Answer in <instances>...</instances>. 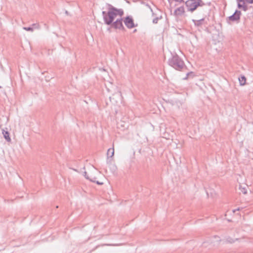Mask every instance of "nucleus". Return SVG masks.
I'll return each mask as SVG.
<instances>
[{"instance_id":"nucleus-20","label":"nucleus","mask_w":253,"mask_h":253,"mask_svg":"<svg viewBox=\"0 0 253 253\" xmlns=\"http://www.w3.org/2000/svg\"><path fill=\"white\" fill-rule=\"evenodd\" d=\"M240 209L239 208H238V209H237L233 210V212H234H234H235L236 211H240Z\"/></svg>"},{"instance_id":"nucleus-18","label":"nucleus","mask_w":253,"mask_h":253,"mask_svg":"<svg viewBox=\"0 0 253 253\" xmlns=\"http://www.w3.org/2000/svg\"><path fill=\"white\" fill-rule=\"evenodd\" d=\"M246 2L249 3V4H252L253 3V0H245Z\"/></svg>"},{"instance_id":"nucleus-6","label":"nucleus","mask_w":253,"mask_h":253,"mask_svg":"<svg viewBox=\"0 0 253 253\" xmlns=\"http://www.w3.org/2000/svg\"><path fill=\"white\" fill-rule=\"evenodd\" d=\"M169 65L177 70L180 71L184 67L183 61L177 55H175L169 58L168 61Z\"/></svg>"},{"instance_id":"nucleus-1","label":"nucleus","mask_w":253,"mask_h":253,"mask_svg":"<svg viewBox=\"0 0 253 253\" xmlns=\"http://www.w3.org/2000/svg\"><path fill=\"white\" fill-rule=\"evenodd\" d=\"M106 5L107 11L102 12L104 23L107 25H111V27L114 29L125 30L122 18L124 13V10L122 9H118L109 3H107Z\"/></svg>"},{"instance_id":"nucleus-9","label":"nucleus","mask_w":253,"mask_h":253,"mask_svg":"<svg viewBox=\"0 0 253 253\" xmlns=\"http://www.w3.org/2000/svg\"><path fill=\"white\" fill-rule=\"evenodd\" d=\"M185 13V8L183 6L176 8L174 11V15L176 16H181Z\"/></svg>"},{"instance_id":"nucleus-23","label":"nucleus","mask_w":253,"mask_h":253,"mask_svg":"<svg viewBox=\"0 0 253 253\" xmlns=\"http://www.w3.org/2000/svg\"><path fill=\"white\" fill-rule=\"evenodd\" d=\"M65 13H66L67 15H68V12L67 11H65Z\"/></svg>"},{"instance_id":"nucleus-3","label":"nucleus","mask_w":253,"mask_h":253,"mask_svg":"<svg viewBox=\"0 0 253 253\" xmlns=\"http://www.w3.org/2000/svg\"><path fill=\"white\" fill-rule=\"evenodd\" d=\"M208 9L195 15V19H192L195 27L199 30L206 28L208 25V18L207 16Z\"/></svg>"},{"instance_id":"nucleus-2","label":"nucleus","mask_w":253,"mask_h":253,"mask_svg":"<svg viewBox=\"0 0 253 253\" xmlns=\"http://www.w3.org/2000/svg\"><path fill=\"white\" fill-rule=\"evenodd\" d=\"M187 10L191 13L197 10L199 13L206 10L205 3L202 0H186L185 2Z\"/></svg>"},{"instance_id":"nucleus-21","label":"nucleus","mask_w":253,"mask_h":253,"mask_svg":"<svg viewBox=\"0 0 253 253\" xmlns=\"http://www.w3.org/2000/svg\"><path fill=\"white\" fill-rule=\"evenodd\" d=\"M228 241L229 242H230V243H232V242H234V241L233 240H232V239L231 240H229V241Z\"/></svg>"},{"instance_id":"nucleus-15","label":"nucleus","mask_w":253,"mask_h":253,"mask_svg":"<svg viewBox=\"0 0 253 253\" xmlns=\"http://www.w3.org/2000/svg\"><path fill=\"white\" fill-rule=\"evenodd\" d=\"M32 28L34 29H39L40 28V25L39 23H34L32 25Z\"/></svg>"},{"instance_id":"nucleus-16","label":"nucleus","mask_w":253,"mask_h":253,"mask_svg":"<svg viewBox=\"0 0 253 253\" xmlns=\"http://www.w3.org/2000/svg\"><path fill=\"white\" fill-rule=\"evenodd\" d=\"M23 29L24 30H26L27 31H30V32H33V28H32L31 27H24L23 28Z\"/></svg>"},{"instance_id":"nucleus-17","label":"nucleus","mask_w":253,"mask_h":253,"mask_svg":"<svg viewBox=\"0 0 253 253\" xmlns=\"http://www.w3.org/2000/svg\"><path fill=\"white\" fill-rule=\"evenodd\" d=\"M193 74L192 72H189L186 74V77L183 79L184 80H187L189 78V76Z\"/></svg>"},{"instance_id":"nucleus-13","label":"nucleus","mask_w":253,"mask_h":253,"mask_svg":"<svg viewBox=\"0 0 253 253\" xmlns=\"http://www.w3.org/2000/svg\"><path fill=\"white\" fill-rule=\"evenodd\" d=\"M114 155V148H109L107 153L108 157H112Z\"/></svg>"},{"instance_id":"nucleus-10","label":"nucleus","mask_w":253,"mask_h":253,"mask_svg":"<svg viewBox=\"0 0 253 253\" xmlns=\"http://www.w3.org/2000/svg\"><path fill=\"white\" fill-rule=\"evenodd\" d=\"M238 3V7L242 8L244 11H246L248 9L247 6L245 4V0H236Z\"/></svg>"},{"instance_id":"nucleus-19","label":"nucleus","mask_w":253,"mask_h":253,"mask_svg":"<svg viewBox=\"0 0 253 253\" xmlns=\"http://www.w3.org/2000/svg\"><path fill=\"white\" fill-rule=\"evenodd\" d=\"M158 18H155L153 19V22L155 24H156L158 22Z\"/></svg>"},{"instance_id":"nucleus-8","label":"nucleus","mask_w":253,"mask_h":253,"mask_svg":"<svg viewBox=\"0 0 253 253\" xmlns=\"http://www.w3.org/2000/svg\"><path fill=\"white\" fill-rule=\"evenodd\" d=\"M125 25L128 29H132L135 27L133 19L130 16H127L125 18L124 21Z\"/></svg>"},{"instance_id":"nucleus-12","label":"nucleus","mask_w":253,"mask_h":253,"mask_svg":"<svg viewBox=\"0 0 253 253\" xmlns=\"http://www.w3.org/2000/svg\"><path fill=\"white\" fill-rule=\"evenodd\" d=\"M238 79L241 85H244L246 84V78L244 76H241Z\"/></svg>"},{"instance_id":"nucleus-24","label":"nucleus","mask_w":253,"mask_h":253,"mask_svg":"<svg viewBox=\"0 0 253 253\" xmlns=\"http://www.w3.org/2000/svg\"><path fill=\"white\" fill-rule=\"evenodd\" d=\"M1 88V86H0V88Z\"/></svg>"},{"instance_id":"nucleus-5","label":"nucleus","mask_w":253,"mask_h":253,"mask_svg":"<svg viewBox=\"0 0 253 253\" xmlns=\"http://www.w3.org/2000/svg\"><path fill=\"white\" fill-rule=\"evenodd\" d=\"M100 176H101L100 172L93 166H91L87 171L84 172V176L86 179L98 185H102L103 182L97 180Z\"/></svg>"},{"instance_id":"nucleus-22","label":"nucleus","mask_w":253,"mask_h":253,"mask_svg":"<svg viewBox=\"0 0 253 253\" xmlns=\"http://www.w3.org/2000/svg\"><path fill=\"white\" fill-rule=\"evenodd\" d=\"M175 0L177 1H179V2H184L183 0Z\"/></svg>"},{"instance_id":"nucleus-11","label":"nucleus","mask_w":253,"mask_h":253,"mask_svg":"<svg viewBox=\"0 0 253 253\" xmlns=\"http://www.w3.org/2000/svg\"><path fill=\"white\" fill-rule=\"evenodd\" d=\"M2 134L4 138L7 141L10 142L11 141V139L9 137V134L8 131L2 130Z\"/></svg>"},{"instance_id":"nucleus-4","label":"nucleus","mask_w":253,"mask_h":253,"mask_svg":"<svg viewBox=\"0 0 253 253\" xmlns=\"http://www.w3.org/2000/svg\"><path fill=\"white\" fill-rule=\"evenodd\" d=\"M105 86L108 92L113 93V96L109 97L110 101L114 104L117 103L118 101L121 99V92L118 90L116 85H113L109 82L106 83Z\"/></svg>"},{"instance_id":"nucleus-14","label":"nucleus","mask_w":253,"mask_h":253,"mask_svg":"<svg viewBox=\"0 0 253 253\" xmlns=\"http://www.w3.org/2000/svg\"><path fill=\"white\" fill-rule=\"evenodd\" d=\"M239 189L244 194H246L247 193V189L246 186L243 187L242 185H240Z\"/></svg>"},{"instance_id":"nucleus-7","label":"nucleus","mask_w":253,"mask_h":253,"mask_svg":"<svg viewBox=\"0 0 253 253\" xmlns=\"http://www.w3.org/2000/svg\"><path fill=\"white\" fill-rule=\"evenodd\" d=\"M241 15V12L239 10H236L234 14L228 17L229 21L232 22H238L240 19V16Z\"/></svg>"}]
</instances>
